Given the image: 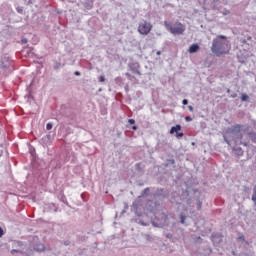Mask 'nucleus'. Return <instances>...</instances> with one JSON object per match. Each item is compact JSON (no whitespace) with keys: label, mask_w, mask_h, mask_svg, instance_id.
<instances>
[{"label":"nucleus","mask_w":256,"mask_h":256,"mask_svg":"<svg viewBox=\"0 0 256 256\" xmlns=\"http://www.w3.org/2000/svg\"><path fill=\"white\" fill-rule=\"evenodd\" d=\"M243 125L241 124H234L231 127L227 128L223 134V139L227 145H231V141L237 143L240 141V145H244V147H248L249 143L241 141L243 139Z\"/></svg>","instance_id":"nucleus-1"},{"label":"nucleus","mask_w":256,"mask_h":256,"mask_svg":"<svg viewBox=\"0 0 256 256\" xmlns=\"http://www.w3.org/2000/svg\"><path fill=\"white\" fill-rule=\"evenodd\" d=\"M211 51L217 57H221V55H227L229 53V40H227V36L218 35L212 41Z\"/></svg>","instance_id":"nucleus-2"},{"label":"nucleus","mask_w":256,"mask_h":256,"mask_svg":"<svg viewBox=\"0 0 256 256\" xmlns=\"http://www.w3.org/2000/svg\"><path fill=\"white\" fill-rule=\"evenodd\" d=\"M181 199L182 201H185L188 207H193V201H195V193H191L189 190H182Z\"/></svg>","instance_id":"nucleus-3"},{"label":"nucleus","mask_w":256,"mask_h":256,"mask_svg":"<svg viewBox=\"0 0 256 256\" xmlns=\"http://www.w3.org/2000/svg\"><path fill=\"white\" fill-rule=\"evenodd\" d=\"M154 199H159V201H163L169 197V190L167 188H158L156 192L153 194Z\"/></svg>","instance_id":"nucleus-4"},{"label":"nucleus","mask_w":256,"mask_h":256,"mask_svg":"<svg viewBox=\"0 0 256 256\" xmlns=\"http://www.w3.org/2000/svg\"><path fill=\"white\" fill-rule=\"evenodd\" d=\"M152 28L153 26L151 25V23L144 21L139 24L138 31L141 35H149V33H151Z\"/></svg>","instance_id":"nucleus-5"},{"label":"nucleus","mask_w":256,"mask_h":256,"mask_svg":"<svg viewBox=\"0 0 256 256\" xmlns=\"http://www.w3.org/2000/svg\"><path fill=\"white\" fill-rule=\"evenodd\" d=\"M170 33L172 35H183L185 33V25L178 23L177 26H170Z\"/></svg>","instance_id":"nucleus-6"},{"label":"nucleus","mask_w":256,"mask_h":256,"mask_svg":"<svg viewBox=\"0 0 256 256\" xmlns=\"http://www.w3.org/2000/svg\"><path fill=\"white\" fill-rule=\"evenodd\" d=\"M167 219L168 217L167 216H162V219L159 220L157 218L153 219L151 221V224L154 226V227H158L159 229L165 227V225H167Z\"/></svg>","instance_id":"nucleus-7"},{"label":"nucleus","mask_w":256,"mask_h":256,"mask_svg":"<svg viewBox=\"0 0 256 256\" xmlns=\"http://www.w3.org/2000/svg\"><path fill=\"white\" fill-rule=\"evenodd\" d=\"M192 193H194V199L196 201L197 210L201 211V207H203V202L201 201V192L199 190L194 189L192 190Z\"/></svg>","instance_id":"nucleus-8"},{"label":"nucleus","mask_w":256,"mask_h":256,"mask_svg":"<svg viewBox=\"0 0 256 256\" xmlns=\"http://www.w3.org/2000/svg\"><path fill=\"white\" fill-rule=\"evenodd\" d=\"M128 67L135 75L141 76V71L139 70L141 69V65H139V62H131L128 64Z\"/></svg>","instance_id":"nucleus-9"},{"label":"nucleus","mask_w":256,"mask_h":256,"mask_svg":"<svg viewBox=\"0 0 256 256\" xmlns=\"http://www.w3.org/2000/svg\"><path fill=\"white\" fill-rule=\"evenodd\" d=\"M211 239L214 245H219L223 241V234L221 233H213L211 235Z\"/></svg>","instance_id":"nucleus-10"},{"label":"nucleus","mask_w":256,"mask_h":256,"mask_svg":"<svg viewBox=\"0 0 256 256\" xmlns=\"http://www.w3.org/2000/svg\"><path fill=\"white\" fill-rule=\"evenodd\" d=\"M199 49H201L200 46H199V44L194 43V44H192V45L189 47L188 53H190V54L197 53V52L199 51Z\"/></svg>","instance_id":"nucleus-11"},{"label":"nucleus","mask_w":256,"mask_h":256,"mask_svg":"<svg viewBox=\"0 0 256 256\" xmlns=\"http://www.w3.org/2000/svg\"><path fill=\"white\" fill-rule=\"evenodd\" d=\"M141 198H138L137 200H135L133 203H132V206H131V211H137L139 210V207H141Z\"/></svg>","instance_id":"nucleus-12"},{"label":"nucleus","mask_w":256,"mask_h":256,"mask_svg":"<svg viewBox=\"0 0 256 256\" xmlns=\"http://www.w3.org/2000/svg\"><path fill=\"white\" fill-rule=\"evenodd\" d=\"M181 225H189L187 223V215L184 212H181L179 215Z\"/></svg>","instance_id":"nucleus-13"},{"label":"nucleus","mask_w":256,"mask_h":256,"mask_svg":"<svg viewBox=\"0 0 256 256\" xmlns=\"http://www.w3.org/2000/svg\"><path fill=\"white\" fill-rule=\"evenodd\" d=\"M182 127L181 124H177L176 126H172L170 129V135H173L175 133H179L181 131Z\"/></svg>","instance_id":"nucleus-14"},{"label":"nucleus","mask_w":256,"mask_h":256,"mask_svg":"<svg viewBox=\"0 0 256 256\" xmlns=\"http://www.w3.org/2000/svg\"><path fill=\"white\" fill-rule=\"evenodd\" d=\"M33 249H34V251H38V252L45 251V245H43V244H35Z\"/></svg>","instance_id":"nucleus-15"},{"label":"nucleus","mask_w":256,"mask_h":256,"mask_svg":"<svg viewBox=\"0 0 256 256\" xmlns=\"http://www.w3.org/2000/svg\"><path fill=\"white\" fill-rule=\"evenodd\" d=\"M247 135L249 139L252 141V143H256V132H247Z\"/></svg>","instance_id":"nucleus-16"},{"label":"nucleus","mask_w":256,"mask_h":256,"mask_svg":"<svg viewBox=\"0 0 256 256\" xmlns=\"http://www.w3.org/2000/svg\"><path fill=\"white\" fill-rule=\"evenodd\" d=\"M234 153L238 156V157H243V149L241 147H236L233 149Z\"/></svg>","instance_id":"nucleus-17"},{"label":"nucleus","mask_w":256,"mask_h":256,"mask_svg":"<svg viewBox=\"0 0 256 256\" xmlns=\"http://www.w3.org/2000/svg\"><path fill=\"white\" fill-rule=\"evenodd\" d=\"M149 193H151V189H150V188H145V189L142 191L141 195L138 196V199H141V197H146L147 195H149Z\"/></svg>","instance_id":"nucleus-18"},{"label":"nucleus","mask_w":256,"mask_h":256,"mask_svg":"<svg viewBox=\"0 0 256 256\" xmlns=\"http://www.w3.org/2000/svg\"><path fill=\"white\" fill-rule=\"evenodd\" d=\"M135 223H138V225H142V227H149V223H145V221H143L139 218L135 219Z\"/></svg>","instance_id":"nucleus-19"},{"label":"nucleus","mask_w":256,"mask_h":256,"mask_svg":"<svg viewBox=\"0 0 256 256\" xmlns=\"http://www.w3.org/2000/svg\"><path fill=\"white\" fill-rule=\"evenodd\" d=\"M49 211H52L53 213H57L59 211V207H57V205L55 204H50Z\"/></svg>","instance_id":"nucleus-20"},{"label":"nucleus","mask_w":256,"mask_h":256,"mask_svg":"<svg viewBox=\"0 0 256 256\" xmlns=\"http://www.w3.org/2000/svg\"><path fill=\"white\" fill-rule=\"evenodd\" d=\"M149 205H153L152 208H150V211H155V209L158 207L159 203L158 202H153V201H149L148 204Z\"/></svg>","instance_id":"nucleus-21"},{"label":"nucleus","mask_w":256,"mask_h":256,"mask_svg":"<svg viewBox=\"0 0 256 256\" xmlns=\"http://www.w3.org/2000/svg\"><path fill=\"white\" fill-rule=\"evenodd\" d=\"M8 67H9V62L6 60V58H4V60H2V63H1V68L7 69Z\"/></svg>","instance_id":"nucleus-22"},{"label":"nucleus","mask_w":256,"mask_h":256,"mask_svg":"<svg viewBox=\"0 0 256 256\" xmlns=\"http://www.w3.org/2000/svg\"><path fill=\"white\" fill-rule=\"evenodd\" d=\"M127 79H129V81H137V78L131 74H129V72L125 73Z\"/></svg>","instance_id":"nucleus-23"},{"label":"nucleus","mask_w":256,"mask_h":256,"mask_svg":"<svg viewBox=\"0 0 256 256\" xmlns=\"http://www.w3.org/2000/svg\"><path fill=\"white\" fill-rule=\"evenodd\" d=\"M41 145L45 146L50 143V140H48L45 136L40 140Z\"/></svg>","instance_id":"nucleus-24"},{"label":"nucleus","mask_w":256,"mask_h":256,"mask_svg":"<svg viewBox=\"0 0 256 256\" xmlns=\"http://www.w3.org/2000/svg\"><path fill=\"white\" fill-rule=\"evenodd\" d=\"M241 101H243V102H249V95H247V94H242V95H241Z\"/></svg>","instance_id":"nucleus-25"},{"label":"nucleus","mask_w":256,"mask_h":256,"mask_svg":"<svg viewBox=\"0 0 256 256\" xmlns=\"http://www.w3.org/2000/svg\"><path fill=\"white\" fill-rule=\"evenodd\" d=\"M132 212L135 213V215H137V217H143V212L141 210H139V208H138V210H134Z\"/></svg>","instance_id":"nucleus-26"},{"label":"nucleus","mask_w":256,"mask_h":256,"mask_svg":"<svg viewBox=\"0 0 256 256\" xmlns=\"http://www.w3.org/2000/svg\"><path fill=\"white\" fill-rule=\"evenodd\" d=\"M15 253H21L22 255H25V252L21 251V250H17V249H12L11 250V254L15 255Z\"/></svg>","instance_id":"nucleus-27"},{"label":"nucleus","mask_w":256,"mask_h":256,"mask_svg":"<svg viewBox=\"0 0 256 256\" xmlns=\"http://www.w3.org/2000/svg\"><path fill=\"white\" fill-rule=\"evenodd\" d=\"M144 239H146V241H153V236L150 234H144Z\"/></svg>","instance_id":"nucleus-28"},{"label":"nucleus","mask_w":256,"mask_h":256,"mask_svg":"<svg viewBox=\"0 0 256 256\" xmlns=\"http://www.w3.org/2000/svg\"><path fill=\"white\" fill-rule=\"evenodd\" d=\"M46 129H47V131H51V129H53V123L48 122V123L46 124Z\"/></svg>","instance_id":"nucleus-29"},{"label":"nucleus","mask_w":256,"mask_h":256,"mask_svg":"<svg viewBox=\"0 0 256 256\" xmlns=\"http://www.w3.org/2000/svg\"><path fill=\"white\" fill-rule=\"evenodd\" d=\"M222 15H229L231 13V11L227 10L226 8H224L222 11H221Z\"/></svg>","instance_id":"nucleus-30"},{"label":"nucleus","mask_w":256,"mask_h":256,"mask_svg":"<svg viewBox=\"0 0 256 256\" xmlns=\"http://www.w3.org/2000/svg\"><path fill=\"white\" fill-rule=\"evenodd\" d=\"M166 165H175V159H168Z\"/></svg>","instance_id":"nucleus-31"},{"label":"nucleus","mask_w":256,"mask_h":256,"mask_svg":"<svg viewBox=\"0 0 256 256\" xmlns=\"http://www.w3.org/2000/svg\"><path fill=\"white\" fill-rule=\"evenodd\" d=\"M205 251H206V256H209L211 255V253H213V250L210 247L206 248Z\"/></svg>","instance_id":"nucleus-32"},{"label":"nucleus","mask_w":256,"mask_h":256,"mask_svg":"<svg viewBox=\"0 0 256 256\" xmlns=\"http://www.w3.org/2000/svg\"><path fill=\"white\" fill-rule=\"evenodd\" d=\"M184 133L183 132H177L176 133V137H177V139H181V137H184Z\"/></svg>","instance_id":"nucleus-33"},{"label":"nucleus","mask_w":256,"mask_h":256,"mask_svg":"<svg viewBox=\"0 0 256 256\" xmlns=\"http://www.w3.org/2000/svg\"><path fill=\"white\" fill-rule=\"evenodd\" d=\"M164 25H165V27L168 29V31H170V29H171V23H168L167 21H165L164 22Z\"/></svg>","instance_id":"nucleus-34"},{"label":"nucleus","mask_w":256,"mask_h":256,"mask_svg":"<svg viewBox=\"0 0 256 256\" xmlns=\"http://www.w3.org/2000/svg\"><path fill=\"white\" fill-rule=\"evenodd\" d=\"M61 67V63L55 62L54 69H59Z\"/></svg>","instance_id":"nucleus-35"},{"label":"nucleus","mask_w":256,"mask_h":256,"mask_svg":"<svg viewBox=\"0 0 256 256\" xmlns=\"http://www.w3.org/2000/svg\"><path fill=\"white\" fill-rule=\"evenodd\" d=\"M63 245H65L66 247H68V245H71V241L66 240L63 242Z\"/></svg>","instance_id":"nucleus-36"},{"label":"nucleus","mask_w":256,"mask_h":256,"mask_svg":"<svg viewBox=\"0 0 256 256\" xmlns=\"http://www.w3.org/2000/svg\"><path fill=\"white\" fill-rule=\"evenodd\" d=\"M99 81L100 83H105V76H100Z\"/></svg>","instance_id":"nucleus-37"},{"label":"nucleus","mask_w":256,"mask_h":256,"mask_svg":"<svg viewBox=\"0 0 256 256\" xmlns=\"http://www.w3.org/2000/svg\"><path fill=\"white\" fill-rule=\"evenodd\" d=\"M182 104H183V105H189V100L183 99V100H182Z\"/></svg>","instance_id":"nucleus-38"},{"label":"nucleus","mask_w":256,"mask_h":256,"mask_svg":"<svg viewBox=\"0 0 256 256\" xmlns=\"http://www.w3.org/2000/svg\"><path fill=\"white\" fill-rule=\"evenodd\" d=\"M185 121H187V122L193 121V118H191V116H186Z\"/></svg>","instance_id":"nucleus-39"},{"label":"nucleus","mask_w":256,"mask_h":256,"mask_svg":"<svg viewBox=\"0 0 256 256\" xmlns=\"http://www.w3.org/2000/svg\"><path fill=\"white\" fill-rule=\"evenodd\" d=\"M128 123H129L130 125H135V119H129V120H128Z\"/></svg>","instance_id":"nucleus-40"},{"label":"nucleus","mask_w":256,"mask_h":256,"mask_svg":"<svg viewBox=\"0 0 256 256\" xmlns=\"http://www.w3.org/2000/svg\"><path fill=\"white\" fill-rule=\"evenodd\" d=\"M17 11H18V13H20V15H23V8L18 7Z\"/></svg>","instance_id":"nucleus-41"},{"label":"nucleus","mask_w":256,"mask_h":256,"mask_svg":"<svg viewBox=\"0 0 256 256\" xmlns=\"http://www.w3.org/2000/svg\"><path fill=\"white\" fill-rule=\"evenodd\" d=\"M3 235H5V232L3 231V228L0 227V238L3 237Z\"/></svg>","instance_id":"nucleus-42"},{"label":"nucleus","mask_w":256,"mask_h":256,"mask_svg":"<svg viewBox=\"0 0 256 256\" xmlns=\"http://www.w3.org/2000/svg\"><path fill=\"white\" fill-rule=\"evenodd\" d=\"M166 237H167V239H173V234L168 233V234H166Z\"/></svg>","instance_id":"nucleus-43"},{"label":"nucleus","mask_w":256,"mask_h":256,"mask_svg":"<svg viewBox=\"0 0 256 256\" xmlns=\"http://www.w3.org/2000/svg\"><path fill=\"white\" fill-rule=\"evenodd\" d=\"M238 240H239V241H245V236H244V235L239 236V237H238Z\"/></svg>","instance_id":"nucleus-44"},{"label":"nucleus","mask_w":256,"mask_h":256,"mask_svg":"<svg viewBox=\"0 0 256 256\" xmlns=\"http://www.w3.org/2000/svg\"><path fill=\"white\" fill-rule=\"evenodd\" d=\"M74 75H76V77H80L81 72H79V71H75V72H74Z\"/></svg>","instance_id":"nucleus-45"},{"label":"nucleus","mask_w":256,"mask_h":256,"mask_svg":"<svg viewBox=\"0 0 256 256\" xmlns=\"http://www.w3.org/2000/svg\"><path fill=\"white\" fill-rule=\"evenodd\" d=\"M230 97H231L232 99H236V97H237V93H233V94H231V95H230Z\"/></svg>","instance_id":"nucleus-46"},{"label":"nucleus","mask_w":256,"mask_h":256,"mask_svg":"<svg viewBox=\"0 0 256 256\" xmlns=\"http://www.w3.org/2000/svg\"><path fill=\"white\" fill-rule=\"evenodd\" d=\"M241 43H243V45H249V43H247V40H246V39H243V40L241 41Z\"/></svg>","instance_id":"nucleus-47"},{"label":"nucleus","mask_w":256,"mask_h":256,"mask_svg":"<svg viewBox=\"0 0 256 256\" xmlns=\"http://www.w3.org/2000/svg\"><path fill=\"white\" fill-rule=\"evenodd\" d=\"M45 138L48 139V141H51V134H47L46 136H44Z\"/></svg>","instance_id":"nucleus-48"},{"label":"nucleus","mask_w":256,"mask_h":256,"mask_svg":"<svg viewBox=\"0 0 256 256\" xmlns=\"http://www.w3.org/2000/svg\"><path fill=\"white\" fill-rule=\"evenodd\" d=\"M124 89H125L126 93H129V85H126V86L124 87Z\"/></svg>","instance_id":"nucleus-49"},{"label":"nucleus","mask_w":256,"mask_h":256,"mask_svg":"<svg viewBox=\"0 0 256 256\" xmlns=\"http://www.w3.org/2000/svg\"><path fill=\"white\" fill-rule=\"evenodd\" d=\"M188 109H189V111H191V112H193V111H194L193 106H188Z\"/></svg>","instance_id":"nucleus-50"},{"label":"nucleus","mask_w":256,"mask_h":256,"mask_svg":"<svg viewBox=\"0 0 256 256\" xmlns=\"http://www.w3.org/2000/svg\"><path fill=\"white\" fill-rule=\"evenodd\" d=\"M27 42H28L27 38H23V39H22V43L25 44V43H27Z\"/></svg>","instance_id":"nucleus-51"},{"label":"nucleus","mask_w":256,"mask_h":256,"mask_svg":"<svg viewBox=\"0 0 256 256\" xmlns=\"http://www.w3.org/2000/svg\"><path fill=\"white\" fill-rule=\"evenodd\" d=\"M198 243H201V241H203V239H201V237H198L196 240Z\"/></svg>","instance_id":"nucleus-52"},{"label":"nucleus","mask_w":256,"mask_h":256,"mask_svg":"<svg viewBox=\"0 0 256 256\" xmlns=\"http://www.w3.org/2000/svg\"><path fill=\"white\" fill-rule=\"evenodd\" d=\"M132 129L134 130V131H137V126H132Z\"/></svg>","instance_id":"nucleus-53"},{"label":"nucleus","mask_w":256,"mask_h":256,"mask_svg":"<svg viewBox=\"0 0 256 256\" xmlns=\"http://www.w3.org/2000/svg\"><path fill=\"white\" fill-rule=\"evenodd\" d=\"M247 41H251V36H248V37H247Z\"/></svg>","instance_id":"nucleus-54"},{"label":"nucleus","mask_w":256,"mask_h":256,"mask_svg":"<svg viewBox=\"0 0 256 256\" xmlns=\"http://www.w3.org/2000/svg\"><path fill=\"white\" fill-rule=\"evenodd\" d=\"M156 55H161V51H157V52H156Z\"/></svg>","instance_id":"nucleus-55"},{"label":"nucleus","mask_w":256,"mask_h":256,"mask_svg":"<svg viewBox=\"0 0 256 256\" xmlns=\"http://www.w3.org/2000/svg\"><path fill=\"white\" fill-rule=\"evenodd\" d=\"M219 0H213V3H218Z\"/></svg>","instance_id":"nucleus-56"},{"label":"nucleus","mask_w":256,"mask_h":256,"mask_svg":"<svg viewBox=\"0 0 256 256\" xmlns=\"http://www.w3.org/2000/svg\"><path fill=\"white\" fill-rule=\"evenodd\" d=\"M227 93H231V89H228V90H227Z\"/></svg>","instance_id":"nucleus-57"},{"label":"nucleus","mask_w":256,"mask_h":256,"mask_svg":"<svg viewBox=\"0 0 256 256\" xmlns=\"http://www.w3.org/2000/svg\"><path fill=\"white\" fill-rule=\"evenodd\" d=\"M116 80H121V78H120V77H118V78H116Z\"/></svg>","instance_id":"nucleus-58"},{"label":"nucleus","mask_w":256,"mask_h":256,"mask_svg":"<svg viewBox=\"0 0 256 256\" xmlns=\"http://www.w3.org/2000/svg\"><path fill=\"white\" fill-rule=\"evenodd\" d=\"M66 205H69V203H67V202H64Z\"/></svg>","instance_id":"nucleus-59"}]
</instances>
